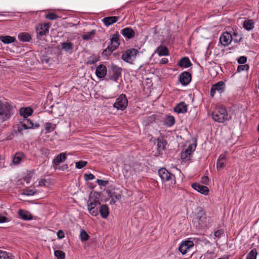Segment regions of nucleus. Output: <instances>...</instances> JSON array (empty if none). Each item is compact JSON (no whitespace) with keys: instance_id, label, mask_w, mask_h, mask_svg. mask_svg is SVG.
I'll list each match as a JSON object with an SVG mask.
<instances>
[{"instance_id":"f257e3e1","label":"nucleus","mask_w":259,"mask_h":259,"mask_svg":"<svg viewBox=\"0 0 259 259\" xmlns=\"http://www.w3.org/2000/svg\"><path fill=\"white\" fill-rule=\"evenodd\" d=\"M211 117L214 121L219 123H223L230 119L226 108L222 106L215 108L211 113Z\"/></svg>"},{"instance_id":"f03ea898","label":"nucleus","mask_w":259,"mask_h":259,"mask_svg":"<svg viewBox=\"0 0 259 259\" xmlns=\"http://www.w3.org/2000/svg\"><path fill=\"white\" fill-rule=\"evenodd\" d=\"M13 109L9 103L2 104L0 101V119L6 120L9 119L13 113Z\"/></svg>"},{"instance_id":"7ed1b4c3","label":"nucleus","mask_w":259,"mask_h":259,"mask_svg":"<svg viewBox=\"0 0 259 259\" xmlns=\"http://www.w3.org/2000/svg\"><path fill=\"white\" fill-rule=\"evenodd\" d=\"M138 53V50L136 49H128L123 53L121 58L125 62L132 64Z\"/></svg>"},{"instance_id":"20e7f679","label":"nucleus","mask_w":259,"mask_h":259,"mask_svg":"<svg viewBox=\"0 0 259 259\" xmlns=\"http://www.w3.org/2000/svg\"><path fill=\"white\" fill-rule=\"evenodd\" d=\"M122 69L117 66L112 64L111 69L109 70L108 80L117 81L121 76Z\"/></svg>"},{"instance_id":"39448f33","label":"nucleus","mask_w":259,"mask_h":259,"mask_svg":"<svg viewBox=\"0 0 259 259\" xmlns=\"http://www.w3.org/2000/svg\"><path fill=\"white\" fill-rule=\"evenodd\" d=\"M196 219L199 223V228H202L206 226V217L205 212L201 207L197 208V212L196 214Z\"/></svg>"},{"instance_id":"423d86ee","label":"nucleus","mask_w":259,"mask_h":259,"mask_svg":"<svg viewBox=\"0 0 259 259\" xmlns=\"http://www.w3.org/2000/svg\"><path fill=\"white\" fill-rule=\"evenodd\" d=\"M128 101L125 95L121 94L114 104V107L118 110H124L127 106Z\"/></svg>"},{"instance_id":"0eeeda50","label":"nucleus","mask_w":259,"mask_h":259,"mask_svg":"<svg viewBox=\"0 0 259 259\" xmlns=\"http://www.w3.org/2000/svg\"><path fill=\"white\" fill-rule=\"evenodd\" d=\"M50 27V25L49 23L39 24L36 27L37 37L40 39V37L48 33Z\"/></svg>"},{"instance_id":"6e6552de","label":"nucleus","mask_w":259,"mask_h":259,"mask_svg":"<svg viewBox=\"0 0 259 259\" xmlns=\"http://www.w3.org/2000/svg\"><path fill=\"white\" fill-rule=\"evenodd\" d=\"M158 174L163 181H168L175 179V176L169 172L164 168H161L158 170Z\"/></svg>"},{"instance_id":"1a4fd4ad","label":"nucleus","mask_w":259,"mask_h":259,"mask_svg":"<svg viewBox=\"0 0 259 259\" xmlns=\"http://www.w3.org/2000/svg\"><path fill=\"white\" fill-rule=\"evenodd\" d=\"M225 84L222 81L218 82L217 83L212 85L210 90V96L213 97L216 91L222 93L224 91Z\"/></svg>"},{"instance_id":"9d476101","label":"nucleus","mask_w":259,"mask_h":259,"mask_svg":"<svg viewBox=\"0 0 259 259\" xmlns=\"http://www.w3.org/2000/svg\"><path fill=\"white\" fill-rule=\"evenodd\" d=\"M232 39L233 36L232 34L226 32L223 33L221 36L220 42L223 46H227L231 43Z\"/></svg>"},{"instance_id":"9b49d317","label":"nucleus","mask_w":259,"mask_h":259,"mask_svg":"<svg viewBox=\"0 0 259 259\" xmlns=\"http://www.w3.org/2000/svg\"><path fill=\"white\" fill-rule=\"evenodd\" d=\"M191 74L187 72L184 71L180 75L179 81L183 85H188L191 80Z\"/></svg>"},{"instance_id":"f8f14e48","label":"nucleus","mask_w":259,"mask_h":259,"mask_svg":"<svg viewBox=\"0 0 259 259\" xmlns=\"http://www.w3.org/2000/svg\"><path fill=\"white\" fill-rule=\"evenodd\" d=\"M107 70L105 65L100 64L97 67L96 74L100 79L104 78L107 74Z\"/></svg>"},{"instance_id":"ddd939ff","label":"nucleus","mask_w":259,"mask_h":259,"mask_svg":"<svg viewBox=\"0 0 259 259\" xmlns=\"http://www.w3.org/2000/svg\"><path fill=\"white\" fill-rule=\"evenodd\" d=\"M61 49L65 52L71 54L73 52L74 45L70 41L62 42L60 44Z\"/></svg>"},{"instance_id":"4468645a","label":"nucleus","mask_w":259,"mask_h":259,"mask_svg":"<svg viewBox=\"0 0 259 259\" xmlns=\"http://www.w3.org/2000/svg\"><path fill=\"white\" fill-rule=\"evenodd\" d=\"M192 187L202 194L207 195L209 192V189L207 187L201 185L198 183L193 184Z\"/></svg>"},{"instance_id":"2eb2a0df","label":"nucleus","mask_w":259,"mask_h":259,"mask_svg":"<svg viewBox=\"0 0 259 259\" xmlns=\"http://www.w3.org/2000/svg\"><path fill=\"white\" fill-rule=\"evenodd\" d=\"M121 34L126 39H131L135 35L134 30L131 27H126L121 30Z\"/></svg>"},{"instance_id":"dca6fc26","label":"nucleus","mask_w":259,"mask_h":259,"mask_svg":"<svg viewBox=\"0 0 259 259\" xmlns=\"http://www.w3.org/2000/svg\"><path fill=\"white\" fill-rule=\"evenodd\" d=\"M119 37L118 33L116 32L112 35V38L110 39V44L109 46H111L113 50H116L119 46Z\"/></svg>"},{"instance_id":"f3484780","label":"nucleus","mask_w":259,"mask_h":259,"mask_svg":"<svg viewBox=\"0 0 259 259\" xmlns=\"http://www.w3.org/2000/svg\"><path fill=\"white\" fill-rule=\"evenodd\" d=\"M187 105L184 102L178 104L174 108V111L178 113H185L187 112Z\"/></svg>"},{"instance_id":"a211bd4d","label":"nucleus","mask_w":259,"mask_h":259,"mask_svg":"<svg viewBox=\"0 0 259 259\" xmlns=\"http://www.w3.org/2000/svg\"><path fill=\"white\" fill-rule=\"evenodd\" d=\"M18 213L19 218L24 220H31L32 219V215L27 210L19 209Z\"/></svg>"},{"instance_id":"6ab92c4d","label":"nucleus","mask_w":259,"mask_h":259,"mask_svg":"<svg viewBox=\"0 0 259 259\" xmlns=\"http://www.w3.org/2000/svg\"><path fill=\"white\" fill-rule=\"evenodd\" d=\"M155 53H157L159 56H166L169 55V52L167 48L161 45L157 48Z\"/></svg>"},{"instance_id":"aec40b11","label":"nucleus","mask_w":259,"mask_h":259,"mask_svg":"<svg viewBox=\"0 0 259 259\" xmlns=\"http://www.w3.org/2000/svg\"><path fill=\"white\" fill-rule=\"evenodd\" d=\"M117 20H118L117 17L111 16V17H105L103 19L102 21H103L104 24L106 26H109L113 24V23H115L116 22H117Z\"/></svg>"},{"instance_id":"412c9836","label":"nucleus","mask_w":259,"mask_h":259,"mask_svg":"<svg viewBox=\"0 0 259 259\" xmlns=\"http://www.w3.org/2000/svg\"><path fill=\"white\" fill-rule=\"evenodd\" d=\"M99 212L103 218L106 219L108 217L109 213V208L107 205H102L99 209Z\"/></svg>"},{"instance_id":"4be33fe9","label":"nucleus","mask_w":259,"mask_h":259,"mask_svg":"<svg viewBox=\"0 0 259 259\" xmlns=\"http://www.w3.org/2000/svg\"><path fill=\"white\" fill-rule=\"evenodd\" d=\"M32 112L33 110L30 107L21 108L20 109V114L24 118H27Z\"/></svg>"},{"instance_id":"5701e85b","label":"nucleus","mask_w":259,"mask_h":259,"mask_svg":"<svg viewBox=\"0 0 259 259\" xmlns=\"http://www.w3.org/2000/svg\"><path fill=\"white\" fill-rule=\"evenodd\" d=\"M109 197L111 198L110 201V204H114L116 203L117 200H119L121 198V195L118 194H115V193H112L109 190H107Z\"/></svg>"},{"instance_id":"b1692460","label":"nucleus","mask_w":259,"mask_h":259,"mask_svg":"<svg viewBox=\"0 0 259 259\" xmlns=\"http://www.w3.org/2000/svg\"><path fill=\"white\" fill-rule=\"evenodd\" d=\"M18 39L19 40L23 42L29 41L31 39L30 35L28 33L26 32H21L18 35Z\"/></svg>"},{"instance_id":"393cba45","label":"nucleus","mask_w":259,"mask_h":259,"mask_svg":"<svg viewBox=\"0 0 259 259\" xmlns=\"http://www.w3.org/2000/svg\"><path fill=\"white\" fill-rule=\"evenodd\" d=\"M192 65L188 57H185L182 58L179 63V65L182 67L188 68Z\"/></svg>"},{"instance_id":"a878e982","label":"nucleus","mask_w":259,"mask_h":259,"mask_svg":"<svg viewBox=\"0 0 259 259\" xmlns=\"http://www.w3.org/2000/svg\"><path fill=\"white\" fill-rule=\"evenodd\" d=\"M0 40L5 44H9L15 42L16 40V38L14 37H12L9 35H1Z\"/></svg>"},{"instance_id":"bb28decb","label":"nucleus","mask_w":259,"mask_h":259,"mask_svg":"<svg viewBox=\"0 0 259 259\" xmlns=\"http://www.w3.org/2000/svg\"><path fill=\"white\" fill-rule=\"evenodd\" d=\"M66 158V154L65 153H61L59 154L54 160L53 163L56 165H59L60 163L64 161Z\"/></svg>"},{"instance_id":"cd10ccee","label":"nucleus","mask_w":259,"mask_h":259,"mask_svg":"<svg viewBox=\"0 0 259 259\" xmlns=\"http://www.w3.org/2000/svg\"><path fill=\"white\" fill-rule=\"evenodd\" d=\"M254 22L252 20H245L243 23V28L249 31L254 28Z\"/></svg>"},{"instance_id":"c85d7f7f","label":"nucleus","mask_w":259,"mask_h":259,"mask_svg":"<svg viewBox=\"0 0 259 259\" xmlns=\"http://www.w3.org/2000/svg\"><path fill=\"white\" fill-rule=\"evenodd\" d=\"M175 122V119L173 116L167 115L164 119V125L167 126H171Z\"/></svg>"},{"instance_id":"c756f323","label":"nucleus","mask_w":259,"mask_h":259,"mask_svg":"<svg viewBox=\"0 0 259 259\" xmlns=\"http://www.w3.org/2000/svg\"><path fill=\"white\" fill-rule=\"evenodd\" d=\"M157 141V150L160 152L165 149L167 143L165 140L162 138H158Z\"/></svg>"},{"instance_id":"7c9ffc66","label":"nucleus","mask_w":259,"mask_h":259,"mask_svg":"<svg viewBox=\"0 0 259 259\" xmlns=\"http://www.w3.org/2000/svg\"><path fill=\"white\" fill-rule=\"evenodd\" d=\"M191 153L185 149L181 152V159L185 162L189 161L191 160Z\"/></svg>"},{"instance_id":"2f4dec72","label":"nucleus","mask_w":259,"mask_h":259,"mask_svg":"<svg viewBox=\"0 0 259 259\" xmlns=\"http://www.w3.org/2000/svg\"><path fill=\"white\" fill-rule=\"evenodd\" d=\"M92 203H89L88 204V208L89 211V212L93 216H97L98 215L99 210H98V208L95 206H92Z\"/></svg>"},{"instance_id":"473e14b6","label":"nucleus","mask_w":259,"mask_h":259,"mask_svg":"<svg viewBox=\"0 0 259 259\" xmlns=\"http://www.w3.org/2000/svg\"><path fill=\"white\" fill-rule=\"evenodd\" d=\"M45 126L46 133H49L54 131L56 128V125L55 124H52L51 122H46Z\"/></svg>"},{"instance_id":"72a5a7b5","label":"nucleus","mask_w":259,"mask_h":259,"mask_svg":"<svg viewBox=\"0 0 259 259\" xmlns=\"http://www.w3.org/2000/svg\"><path fill=\"white\" fill-rule=\"evenodd\" d=\"M23 153H17L15 154V155L13 156V162L15 164H18L19 163L21 160L22 158L23 157Z\"/></svg>"},{"instance_id":"f704fd0d","label":"nucleus","mask_w":259,"mask_h":259,"mask_svg":"<svg viewBox=\"0 0 259 259\" xmlns=\"http://www.w3.org/2000/svg\"><path fill=\"white\" fill-rule=\"evenodd\" d=\"M95 30H92L90 32H87L81 35L83 40H89L92 38V36L95 34Z\"/></svg>"},{"instance_id":"c9c22d12","label":"nucleus","mask_w":259,"mask_h":259,"mask_svg":"<svg viewBox=\"0 0 259 259\" xmlns=\"http://www.w3.org/2000/svg\"><path fill=\"white\" fill-rule=\"evenodd\" d=\"M257 253L256 249L254 248L250 250V251L248 254L246 259H256Z\"/></svg>"},{"instance_id":"e433bc0d","label":"nucleus","mask_w":259,"mask_h":259,"mask_svg":"<svg viewBox=\"0 0 259 259\" xmlns=\"http://www.w3.org/2000/svg\"><path fill=\"white\" fill-rule=\"evenodd\" d=\"M114 50H113L111 46L109 45L108 47L103 51L102 55L107 57L110 56Z\"/></svg>"},{"instance_id":"4c0bfd02","label":"nucleus","mask_w":259,"mask_h":259,"mask_svg":"<svg viewBox=\"0 0 259 259\" xmlns=\"http://www.w3.org/2000/svg\"><path fill=\"white\" fill-rule=\"evenodd\" d=\"M54 254L57 259H65V253L60 250L55 251Z\"/></svg>"},{"instance_id":"58836bf2","label":"nucleus","mask_w":259,"mask_h":259,"mask_svg":"<svg viewBox=\"0 0 259 259\" xmlns=\"http://www.w3.org/2000/svg\"><path fill=\"white\" fill-rule=\"evenodd\" d=\"M80 237L81 241H85L89 239V235L85 231L82 230L80 233Z\"/></svg>"},{"instance_id":"ea45409f","label":"nucleus","mask_w":259,"mask_h":259,"mask_svg":"<svg viewBox=\"0 0 259 259\" xmlns=\"http://www.w3.org/2000/svg\"><path fill=\"white\" fill-rule=\"evenodd\" d=\"M26 129L29 128L27 127L26 123H25L23 121L20 122V123L18 124V131L19 132V133L22 134V131Z\"/></svg>"},{"instance_id":"a19ab883","label":"nucleus","mask_w":259,"mask_h":259,"mask_svg":"<svg viewBox=\"0 0 259 259\" xmlns=\"http://www.w3.org/2000/svg\"><path fill=\"white\" fill-rule=\"evenodd\" d=\"M0 259H13V256L11 254L3 251Z\"/></svg>"},{"instance_id":"79ce46f5","label":"nucleus","mask_w":259,"mask_h":259,"mask_svg":"<svg viewBox=\"0 0 259 259\" xmlns=\"http://www.w3.org/2000/svg\"><path fill=\"white\" fill-rule=\"evenodd\" d=\"M87 164V162L85 161L80 160L75 163V166L77 168L81 169L84 167Z\"/></svg>"},{"instance_id":"37998d69","label":"nucleus","mask_w":259,"mask_h":259,"mask_svg":"<svg viewBox=\"0 0 259 259\" xmlns=\"http://www.w3.org/2000/svg\"><path fill=\"white\" fill-rule=\"evenodd\" d=\"M100 197V194L97 192H92L90 194V198L91 200H99Z\"/></svg>"},{"instance_id":"c03bdc74","label":"nucleus","mask_w":259,"mask_h":259,"mask_svg":"<svg viewBox=\"0 0 259 259\" xmlns=\"http://www.w3.org/2000/svg\"><path fill=\"white\" fill-rule=\"evenodd\" d=\"M179 251L182 253V254H185L187 253L188 249L185 245V244L182 242L179 247Z\"/></svg>"},{"instance_id":"a18cd8bd","label":"nucleus","mask_w":259,"mask_h":259,"mask_svg":"<svg viewBox=\"0 0 259 259\" xmlns=\"http://www.w3.org/2000/svg\"><path fill=\"white\" fill-rule=\"evenodd\" d=\"M36 193V191L33 189H26L25 190L23 194L26 196H32Z\"/></svg>"},{"instance_id":"49530a36","label":"nucleus","mask_w":259,"mask_h":259,"mask_svg":"<svg viewBox=\"0 0 259 259\" xmlns=\"http://www.w3.org/2000/svg\"><path fill=\"white\" fill-rule=\"evenodd\" d=\"M23 121L26 123L29 128H33V123L29 119L27 118H24Z\"/></svg>"},{"instance_id":"de8ad7c7","label":"nucleus","mask_w":259,"mask_h":259,"mask_svg":"<svg viewBox=\"0 0 259 259\" xmlns=\"http://www.w3.org/2000/svg\"><path fill=\"white\" fill-rule=\"evenodd\" d=\"M58 16L54 13H49L46 16V18L51 20L56 19Z\"/></svg>"},{"instance_id":"09e8293b","label":"nucleus","mask_w":259,"mask_h":259,"mask_svg":"<svg viewBox=\"0 0 259 259\" xmlns=\"http://www.w3.org/2000/svg\"><path fill=\"white\" fill-rule=\"evenodd\" d=\"M183 243L185 244V245L187 247V248L188 249H190L194 245V242L191 240L185 241L183 242Z\"/></svg>"},{"instance_id":"8fccbe9b","label":"nucleus","mask_w":259,"mask_h":259,"mask_svg":"<svg viewBox=\"0 0 259 259\" xmlns=\"http://www.w3.org/2000/svg\"><path fill=\"white\" fill-rule=\"evenodd\" d=\"M249 68V66L247 64L245 65H239L237 67V71L240 72L243 70H247Z\"/></svg>"},{"instance_id":"3c124183","label":"nucleus","mask_w":259,"mask_h":259,"mask_svg":"<svg viewBox=\"0 0 259 259\" xmlns=\"http://www.w3.org/2000/svg\"><path fill=\"white\" fill-rule=\"evenodd\" d=\"M89 203H92V206H95L97 207V206L100 204V201L99 200H91V198H89V201L88 202V204Z\"/></svg>"},{"instance_id":"603ef678","label":"nucleus","mask_w":259,"mask_h":259,"mask_svg":"<svg viewBox=\"0 0 259 259\" xmlns=\"http://www.w3.org/2000/svg\"><path fill=\"white\" fill-rule=\"evenodd\" d=\"M232 35L233 36V39H234L235 42H240L241 40L242 39V37L240 36L238 38V33L236 31H234L233 35Z\"/></svg>"},{"instance_id":"864d4df0","label":"nucleus","mask_w":259,"mask_h":259,"mask_svg":"<svg viewBox=\"0 0 259 259\" xmlns=\"http://www.w3.org/2000/svg\"><path fill=\"white\" fill-rule=\"evenodd\" d=\"M108 181L106 180H103L98 179L97 180V183L100 186H106L108 184Z\"/></svg>"},{"instance_id":"5fc2aeb1","label":"nucleus","mask_w":259,"mask_h":259,"mask_svg":"<svg viewBox=\"0 0 259 259\" xmlns=\"http://www.w3.org/2000/svg\"><path fill=\"white\" fill-rule=\"evenodd\" d=\"M238 63L240 64H243L247 61V58L245 56H241L238 59Z\"/></svg>"},{"instance_id":"6e6d98bb","label":"nucleus","mask_w":259,"mask_h":259,"mask_svg":"<svg viewBox=\"0 0 259 259\" xmlns=\"http://www.w3.org/2000/svg\"><path fill=\"white\" fill-rule=\"evenodd\" d=\"M84 177L85 181L92 180L95 179L94 175L92 174H85Z\"/></svg>"},{"instance_id":"4d7b16f0","label":"nucleus","mask_w":259,"mask_h":259,"mask_svg":"<svg viewBox=\"0 0 259 259\" xmlns=\"http://www.w3.org/2000/svg\"><path fill=\"white\" fill-rule=\"evenodd\" d=\"M40 152L42 155H45V156H48L50 153V150L47 148H41L40 150Z\"/></svg>"},{"instance_id":"13d9d810","label":"nucleus","mask_w":259,"mask_h":259,"mask_svg":"<svg viewBox=\"0 0 259 259\" xmlns=\"http://www.w3.org/2000/svg\"><path fill=\"white\" fill-rule=\"evenodd\" d=\"M98 61H99V59L98 58H97L96 57L93 56V57H90V58L89 59V60L88 62V63L92 64L95 63L96 62H98Z\"/></svg>"},{"instance_id":"bf43d9fd","label":"nucleus","mask_w":259,"mask_h":259,"mask_svg":"<svg viewBox=\"0 0 259 259\" xmlns=\"http://www.w3.org/2000/svg\"><path fill=\"white\" fill-rule=\"evenodd\" d=\"M224 233L223 229H220L214 232V235L216 237L220 238L221 236Z\"/></svg>"},{"instance_id":"052dcab7","label":"nucleus","mask_w":259,"mask_h":259,"mask_svg":"<svg viewBox=\"0 0 259 259\" xmlns=\"http://www.w3.org/2000/svg\"><path fill=\"white\" fill-rule=\"evenodd\" d=\"M196 144H190L188 147L186 149V150H188V151L189 152H190L191 153H192V152L193 151H194L196 148Z\"/></svg>"},{"instance_id":"680f3d73","label":"nucleus","mask_w":259,"mask_h":259,"mask_svg":"<svg viewBox=\"0 0 259 259\" xmlns=\"http://www.w3.org/2000/svg\"><path fill=\"white\" fill-rule=\"evenodd\" d=\"M225 165V163L224 161H221L220 160L218 159L217 163V168L221 169Z\"/></svg>"},{"instance_id":"e2e57ef3","label":"nucleus","mask_w":259,"mask_h":259,"mask_svg":"<svg viewBox=\"0 0 259 259\" xmlns=\"http://www.w3.org/2000/svg\"><path fill=\"white\" fill-rule=\"evenodd\" d=\"M57 235L58 239H62L64 237V233L62 230H60L57 232Z\"/></svg>"},{"instance_id":"0e129e2a","label":"nucleus","mask_w":259,"mask_h":259,"mask_svg":"<svg viewBox=\"0 0 259 259\" xmlns=\"http://www.w3.org/2000/svg\"><path fill=\"white\" fill-rule=\"evenodd\" d=\"M208 181H209V179H208V177H207V176H203L202 178V179H201V182L202 183L205 184V185H207L208 183Z\"/></svg>"},{"instance_id":"69168bd1","label":"nucleus","mask_w":259,"mask_h":259,"mask_svg":"<svg viewBox=\"0 0 259 259\" xmlns=\"http://www.w3.org/2000/svg\"><path fill=\"white\" fill-rule=\"evenodd\" d=\"M47 181L46 179H41L39 181V185L41 186H45Z\"/></svg>"},{"instance_id":"338daca9","label":"nucleus","mask_w":259,"mask_h":259,"mask_svg":"<svg viewBox=\"0 0 259 259\" xmlns=\"http://www.w3.org/2000/svg\"><path fill=\"white\" fill-rule=\"evenodd\" d=\"M226 156L225 154H221L219 158H218V160H220L221 161H224L226 160Z\"/></svg>"},{"instance_id":"774afa93","label":"nucleus","mask_w":259,"mask_h":259,"mask_svg":"<svg viewBox=\"0 0 259 259\" xmlns=\"http://www.w3.org/2000/svg\"><path fill=\"white\" fill-rule=\"evenodd\" d=\"M7 218L4 216H0V223H3L7 222Z\"/></svg>"}]
</instances>
